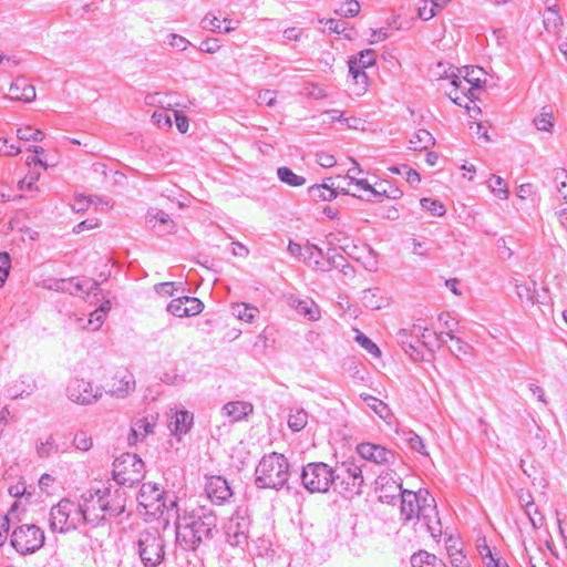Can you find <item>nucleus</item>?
I'll return each instance as SVG.
<instances>
[{
    "label": "nucleus",
    "mask_w": 567,
    "mask_h": 567,
    "mask_svg": "<svg viewBox=\"0 0 567 567\" xmlns=\"http://www.w3.org/2000/svg\"><path fill=\"white\" fill-rule=\"evenodd\" d=\"M137 502L145 508L146 514L163 518L165 526L178 512L177 497L173 493L164 492L154 483H144L141 486Z\"/></svg>",
    "instance_id": "nucleus-3"
},
{
    "label": "nucleus",
    "mask_w": 567,
    "mask_h": 567,
    "mask_svg": "<svg viewBox=\"0 0 567 567\" xmlns=\"http://www.w3.org/2000/svg\"><path fill=\"white\" fill-rule=\"evenodd\" d=\"M308 194L316 202H330L338 196V188H334V183L318 184L310 186L308 188Z\"/></svg>",
    "instance_id": "nucleus-29"
},
{
    "label": "nucleus",
    "mask_w": 567,
    "mask_h": 567,
    "mask_svg": "<svg viewBox=\"0 0 567 567\" xmlns=\"http://www.w3.org/2000/svg\"><path fill=\"white\" fill-rule=\"evenodd\" d=\"M340 12L344 17H355L360 12V4L355 0H347L341 4Z\"/></svg>",
    "instance_id": "nucleus-61"
},
{
    "label": "nucleus",
    "mask_w": 567,
    "mask_h": 567,
    "mask_svg": "<svg viewBox=\"0 0 567 567\" xmlns=\"http://www.w3.org/2000/svg\"><path fill=\"white\" fill-rule=\"evenodd\" d=\"M110 302H105L100 306L96 310L90 313V318L86 320V324L83 328H91L92 331L99 330L105 320L106 312L110 310Z\"/></svg>",
    "instance_id": "nucleus-37"
},
{
    "label": "nucleus",
    "mask_w": 567,
    "mask_h": 567,
    "mask_svg": "<svg viewBox=\"0 0 567 567\" xmlns=\"http://www.w3.org/2000/svg\"><path fill=\"white\" fill-rule=\"evenodd\" d=\"M308 423V413L303 409H295L290 411L288 416V426L293 432H299L306 427Z\"/></svg>",
    "instance_id": "nucleus-40"
},
{
    "label": "nucleus",
    "mask_w": 567,
    "mask_h": 567,
    "mask_svg": "<svg viewBox=\"0 0 567 567\" xmlns=\"http://www.w3.org/2000/svg\"><path fill=\"white\" fill-rule=\"evenodd\" d=\"M488 187L491 192L499 199H507L509 190L505 185L504 179L498 175H492Z\"/></svg>",
    "instance_id": "nucleus-46"
},
{
    "label": "nucleus",
    "mask_w": 567,
    "mask_h": 567,
    "mask_svg": "<svg viewBox=\"0 0 567 567\" xmlns=\"http://www.w3.org/2000/svg\"><path fill=\"white\" fill-rule=\"evenodd\" d=\"M451 73L445 72V78L451 80V85L453 86V90L447 93V96L451 99V101L460 106H463V102L465 100L473 101L475 99V95L472 96L471 93H468V87H466L461 79V75L456 74L455 71L450 68Z\"/></svg>",
    "instance_id": "nucleus-24"
},
{
    "label": "nucleus",
    "mask_w": 567,
    "mask_h": 567,
    "mask_svg": "<svg viewBox=\"0 0 567 567\" xmlns=\"http://www.w3.org/2000/svg\"><path fill=\"white\" fill-rule=\"evenodd\" d=\"M250 520L245 509H237L225 526L227 543L241 546L247 543Z\"/></svg>",
    "instance_id": "nucleus-14"
},
{
    "label": "nucleus",
    "mask_w": 567,
    "mask_h": 567,
    "mask_svg": "<svg viewBox=\"0 0 567 567\" xmlns=\"http://www.w3.org/2000/svg\"><path fill=\"white\" fill-rule=\"evenodd\" d=\"M414 331L412 329H400L396 333V341L402 346L404 351L410 354L411 358L417 360L420 357V352L416 349V346L413 341Z\"/></svg>",
    "instance_id": "nucleus-30"
},
{
    "label": "nucleus",
    "mask_w": 567,
    "mask_h": 567,
    "mask_svg": "<svg viewBox=\"0 0 567 567\" xmlns=\"http://www.w3.org/2000/svg\"><path fill=\"white\" fill-rule=\"evenodd\" d=\"M168 44L179 51H185L190 45V42L179 34L171 33L168 35Z\"/></svg>",
    "instance_id": "nucleus-63"
},
{
    "label": "nucleus",
    "mask_w": 567,
    "mask_h": 567,
    "mask_svg": "<svg viewBox=\"0 0 567 567\" xmlns=\"http://www.w3.org/2000/svg\"><path fill=\"white\" fill-rule=\"evenodd\" d=\"M202 28L209 29L214 32H219V33H229L234 30V28H221L219 19L216 17H210L209 14H207L202 20Z\"/></svg>",
    "instance_id": "nucleus-52"
},
{
    "label": "nucleus",
    "mask_w": 567,
    "mask_h": 567,
    "mask_svg": "<svg viewBox=\"0 0 567 567\" xmlns=\"http://www.w3.org/2000/svg\"><path fill=\"white\" fill-rule=\"evenodd\" d=\"M146 224L158 235L171 234L175 230V223L167 213L161 209H150Z\"/></svg>",
    "instance_id": "nucleus-20"
},
{
    "label": "nucleus",
    "mask_w": 567,
    "mask_h": 567,
    "mask_svg": "<svg viewBox=\"0 0 567 567\" xmlns=\"http://www.w3.org/2000/svg\"><path fill=\"white\" fill-rule=\"evenodd\" d=\"M349 73L355 81V84L359 86L355 94L360 95L363 92H365L367 86H368V75L365 74V72L363 70L358 69L355 59H351L349 61Z\"/></svg>",
    "instance_id": "nucleus-38"
},
{
    "label": "nucleus",
    "mask_w": 567,
    "mask_h": 567,
    "mask_svg": "<svg viewBox=\"0 0 567 567\" xmlns=\"http://www.w3.org/2000/svg\"><path fill=\"white\" fill-rule=\"evenodd\" d=\"M534 125L538 131L550 132L554 126L553 112L543 107L542 112L534 118Z\"/></svg>",
    "instance_id": "nucleus-44"
},
{
    "label": "nucleus",
    "mask_w": 567,
    "mask_h": 567,
    "mask_svg": "<svg viewBox=\"0 0 567 567\" xmlns=\"http://www.w3.org/2000/svg\"><path fill=\"white\" fill-rule=\"evenodd\" d=\"M396 433H400V431L398 430ZM401 435L402 439L409 444V446L412 450L416 451L422 455H429L423 439L415 432H413L412 430H402Z\"/></svg>",
    "instance_id": "nucleus-36"
},
{
    "label": "nucleus",
    "mask_w": 567,
    "mask_h": 567,
    "mask_svg": "<svg viewBox=\"0 0 567 567\" xmlns=\"http://www.w3.org/2000/svg\"><path fill=\"white\" fill-rule=\"evenodd\" d=\"M414 338L415 342H421L423 346L427 347L430 341L429 338L431 336L427 327L422 326L420 320L413 324Z\"/></svg>",
    "instance_id": "nucleus-55"
},
{
    "label": "nucleus",
    "mask_w": 567,
    "mask_h": 567,
    "mask_svg": "<svg viewBox=\"0 0 567 567\" xmlns=\"http://www.w3.org/2000/svg\"><path fill=\"white\" fill-rule=\"evenodd\" d=\"M323 252L322 250L315 246V245H307L305 247V254H302V260L312 269H315L318 265L320 259L322 258Z\"/></svg>",
    "instance_id": "nucleus-45"
},
{
    "label": "nucleus",
    "mask_w": 567,
    "mask_h": 567,
    "mask_svg": "<svg viewBox=\"0 0 567 567\" xmlns=\"http://www.w3.org/2000/svg\"><path fill=\"white\" fill-rule=\"evenodd\" d=\"M174 421L171 422L169 426L175 434H185L188 432L193 424L194 415L188 411H177L174 415Z\"/></svg>",
    "instance_id": "nucleus-31"
},
{
    "label": "nucleus",
    "mask_w": 567,
    "mask_h": 567,
    "mask_svg": "<svg viewBox=\"0 0 567 567\" xmlns=\"http://www.w3.org/2000/svg\"><path fill=\"white\" fill-rule=\"evenodd\" d=\"M104 509V520L109 517H117L124 513L126 506V494L120 488L112 486L97 489Z\"/></svg>",
    "instance_id": "nucleus-16"
},
{
    "label": "nucleus",
    "mask_w": 567,
    "mask_h": 567,
    "mask_svg": "<svg viewBox=\"0 0 567 567\" xmlns=\"http://www.w3.org/2000/svg\"><path fill=\"white\" fill-rule=\"evenodd\" d=\"M482 73L483 69L481 68H474V66H465L464 68V74L461 76L463 82L465 84H470L468 86V93H471L472 96H474V92L478 89H482L483 83L485 81H482L478 76H475V73Z\"/></svg>",
    "instance_id": "nucleus-35"
},
{
    "label": "nucleus",
    "mask_w": 567,
    "mask_h": 567,
    "mask_svg": "<svg viewBox=\"0 0 567 567\" xmlns=\"http://www.w3.org/2000/svg\"><path fill=\"white\" fill-rule=\"evenodd\" d=\"M176 543L184 550H196L199 545L214 536L217 526L216 515L204 507L189 514L175 516Z\"/></svg>",
    "instance_id": "nucleus-1"
},
{
    "label": "nucleus",
    "mask_w": 567,
    "mask_h": 567,
    "mask_svg": "<svg viewBox=\"0 0 567 567\" xmlns=\"http://www.w3.org/2000/svg\"><path fill=\"white\" fill-rule=\"evenodd\" d=\"M362 400L367 405L374 411L381 419L388 420L391 416V411L388 405L381 400L370 394H361Z\"/></svg>",
    "instance_id": "nucleus-39"
},
{
    "label": "nucleus",
    "mask_w": 567,
    "mask_h": 567,
    "mask_svg": "<svg viewBox=\"0 0 567 567\" xmlns=\"http://www.w3.org/2000/svg\"><path fill=\"white\" fill-rule=\"evenodd\" d=\"M555 179L558 182V194L565 202H567V172L565 169L557 171Z\"/></svg>",
    "instance_id": "nucleus-59"
},
{
    "label": "nucleus",
    "mask_w": 567,
    "mask_h": 567,
    "mask_svg": "<svg viewBox=\"0 0 567 567\" xmlns=\"http://www.w3.org/2000/svg\"><path fill=\"white\" fill-rule=\"evenodd\" d=\"M167 311L178 318L188 317V312L186 309V303L184 302V297H178L173 299L167 305Z\"/></svg>",
    "instance_id": "nucleus-50"
},
{
    "label": "nucleus",
    "mask_w": 567,
    "mask_h": 567,
    "mask_svg": "<svg viewBox=\"0 0 567 567\" xmlns=\"http://www.w3.org/2000/svg\"><path fill=\"white\" fill-rule=\"evenodd\" d=\"M420 204L422 208L427 210L432 216L442 217L446 213L445 206L439 199L424 197L420 200Z\"/></svg>",
    "instance_id": "nucleus-47"
},
{
    "label": "nucleus",
    "mask_w": 567,
    "mask_h": 567,
    "mask_svg": "<svg viewBox=\"0 0 567 567\" xmlns=\"http://www.w3.org/2000/svg\"><path fill=\"white\" fill-rule=\"evenodd\" d=\"M452 332V329H450L449 332H433V337L439 342H446L447 339L453 341L454 347H452L450 350L455 357L460 358L461 355H468L471 353L472 347L461 338L454 336Z\"/></svg>",
    "instance_id": "nucleus-26"
},
{
    "label": "nucleus",
    "mask_w": 567,
    "mask_h": 567,
    "mask_svg": "<svg viewBox=\"0 0 567 567\" xmlns=\"http://www.w3.org/2000/svg\"><path fill=\"white\" fill-rule=\"evenodd\" d=\"M138 557L144 567H157L165 559V540L156 527L142 529L135 542Z\"/></svg>",
    "instance_id": "nucleus-5"
},
{
    "label": "nucleus",
    "mask_w": 567,
    "mask_h": 567,
    "mask_svg": "<svg viewBox=\"0 0 567 567\" xmlns=\"http://www.w3.org/2000/svg\"><path fill=\"white\" fill-rule=\"evenodd\" d=\"M434 145V137L426 130H419L410 140V148L413 151L427 150Z\"/></svg>",
    "instance_id": "nucleus-34"
},
{
    "label": "nucleus",
    "mask_w": 567,
    "mask_h": 567,
    "mask_svg": "<svg viewBox=\"0 0 567 567\" xmlns=\"http://www.w3.org/2000/svg\"><path fill=\"white\" fill-rule=\"evenodd\" d=\"M156 421V415H146L133 421L131 432L127 436L128 444L134 445L138 441L144 440L150 433H153Z\"/></svg>",
    "instance_id": "nucleus-21"
},
{
    "label": "nucleus",
    "mask_w": 567,
    "mask_h": 567,
    "mask_svg": "<svg viewBox=\"0 0 567 567\" xmlns=\"http://www.w3.org/2000/svg\"><path fill=\"white\" fill-rule=\"evenodd\" d=\"M21 152L19 145L9 143L7 138H0V155L2 156H14Z\"/></svg>",
    "instance_id": "nucleus-60"
},
{
    "label": "nucleus",
    "mask_w": 567,
    "mask_h": 567,
    "mask_svg": "<svg viewBox=\"0 0 567 567\" xmlns=\"http://www.w3.org/2000/svg\"><path fill=\"white\" fill-rule=\"evenodd\" d=\"M355 340L360 344V347L363 348L368 353L372 354L375 358H379L381 355L379 347L365 334L361 332L358 333Z\"/></svg>",
    "instance_id": "nucleus-51"
},
{
    "label": "nucleus",
    "mask_w": 567,
    "mask_h": 567,
    "mask_svg": "<svg viewBox=\"0 0 567 567\" xmlns=\"http://www.w3.org/2000/svg\"><path fill=\"white\" fill-rule=\"evenodd\" d=\"M353 59L357 60L358 69L364 70L375 63L377 53L372 49H367L361 51L358 56H354Z\"/></svg>",
    "instance_id": "nucleus-49"
},
{
    "label": "nucleus",
    "mask_w": 567,
    "mask_h": 567,
    "mask_svg": "<svg viewBox=\"0 0 567 567\" xmlns=\"http://www.w3.org/2000/svg\"><path fill=\"white\" fill-rule=\"evenodd\" d=\"M10 95L3 96L6 100L21 101L30 103L35 100V89L23 76L17 78L10 85Z\"/></svg>",
    "instance_id": "nucleus-23"
},
{
    "label": "nucleus",
    "mask_w": 567,
    "mask_h": 567,
    "mask_svg": "<svg viewBox=\"0 0 567 567\" xmlns=\"http://www.w3.org/2000/svg\"><path fill=\"white\" fill-rule=\"evenodd\" d=\"M334 491L339 493L359 494L364 478L362 467L354 460H346L333 467Z\"/></svg>",
    "instance_id": "nucleus-8"
},
{
    "label": "nucleus",
    "mask_w": 567,
    "mask_h": 567,
    "mask_svg": "<svg viewBox=\"0 0 567 567\" xmlns=\"http://www.w3.org/2000/svg\"><path fill=\"white\" fill-rule=\"evenodd\" d=\"M233 315L239 320L251 323L259 315V309L250 303L237 302L231 306Z\"/></svg>",
    "instance_id": "nucleus-32"
},
{
    "label": "nucleus",
    "mask_w": 567,
    "mask_h": 567,
    "mask_svg": "<svg viewBox=\"0 0 567 567\" xmlns=\"http://www.w3.org/2000/svg\"><path fill=\"white\" fill-rule=\"evenodd\" d=\"M375 484L380 493V499L386 503H391L395 497L401 496L404 491L401 483L391 477L389 473L380 474Z\"/></svg>",
    "instance_id": "nucleus-22"
},
{
    "label": "nucleus",
    "mask_w": 567,
    "mask_h": 567,
    "mask_svg": "<svg viewBox=\"0 0 567 567\" xmlns=\"http://www.w3.org/2000/svg\"><path fill=\"white\" fill-rule=\"evenodd\" d=\"M256 102L260 105L274 106L276 104V92L271 90H264L258 92Z\"/></svg>",
    "instance_id": "nucleus-62"
},
{
    "label": "nucleus",
    "mask_w": 567,
    "mask_h": 567,
    "mask_svg": "<svg viewBox=\"0 0 567 567\" xmlns=\"http://www.w3.org/2000/svg\"><path fill=\"white\" fill-rule=\"evenodd\" d=\"M50 528L55 533L75 529L81 523L78 506L69 498L61 499L50 511Z\"/></svg>",
    "instance_id": "nucleus-10"
},
{
    "label": "nucleus",
    "mask_w": 567,
    "mask_h": 567,
    "mask_svg": "<svg viewBox=\"0 0 567 567\" xmlns=\"http://www.w3.org/2000/svg\"><path fill=\"white\" fill-rule=\"evenodd\" d=\"M401 517L405 522L416 519L433 538L442 535L441 520L437 515L434 497L427 491L401 493Z\"/></svg>",
    "instance_id": "nucleus-2"
},
{
    "label": "nucleus",
    "mask_w": 567,
    "mask_h": 567,
    "mask_svg": "<svg viewBox=\"0 0 567 567\" xmlns=\"http://www.w3.org/2000/svg\"><path fill=\"white\" fill-rule=\"evenodd\" d=\"M153 120L156 123V125L161 128L171 127L172 126V117L171 115L165 111H156L153 114Z\"/></svg>",
    "instance_id": "nucleus-64"
},
{
    "label": "nucleus",
    "mask_w": 567,
    "mask_h": 567,
    "mask_svg": "<svg viewBox=\"0 0 567 567\" xmlns=\"http://www.w3.org/2000/svg\"><path fill=\"white\" fill-rule=\"evenodd\" d=\"M289 478V462L284 454L265 455L255 470V483L259 488H282Z\"/></svg>",
    "instance_id": "nucleus-4"
},
{
    "label": "nucleus",
    "mask_w": 567,
    "mask_h": 567,
    "mask_svg": "<svg viewBox=\"0 0 567 567\" xmlns=\"http://www.w3.org/2000/svg\"><path fill=\"white\" fill-rule=\"evenodd\" d=\"M17 137L21 141H42L44 133L31 126L20 127L17 130Z\"/></svg>",
    "instance_id": "nucleus-48"
},
{
    "label": "nucleus",
    "mask_w": 567,
    "mask_h": 567,
    "mask_svg": "<svg viewBox=\"0 0 567 567\" xmlns=\"http://www.w3.org/2000/svg\"><path fill=\"white\" fill-rule=\"evenodd\" d=\"M277 176L280 182L291 186L299 187L306 183V178L295 174L289 167L282 166L277 169Z\"/></svg>",
    "instance_id": "nucleus-41"
},
{
    "label": "nucleus",
    "mask_w": 567,
    "mask_h": 567,
    "mask_svg": "<svg viewBox=\"0 0 567 567\" xmlns=\"http://www.w3.org/2000/svg\"><path fill=\"white\" fill-rule=\"evenodd\" d=\"M333 467L323 462L308 463L300 474L301 484L310 493H327L334 488Z\"/></svg>",
    "instance_id": "nucleus-7"
},
{
    "label": "nucleus",
    "mask_w": 567,
    "mask_h": 567,
    "mask_svg": "<svg viewBox=\"0 0 567 567\" xmlns=\"http://www.w3.org/2000/svg\"><path fill=\"white\" fill-rule=\"evenodd\" d=\"M73 444L75 449L85 452L92 447L93 442L92 437L85 431H80L75 434L73 439Z\"/></svg>",
    "instance_id": "nucleus-53"
},
{
    "label": "nucleus",
    "mask_w": 567,
    "mask_h": 567,
    "mask_svg": "<svg viewBox=\"0 0 567 567\" xmlns=\"http://www.w3.org/2000/svg\"><path fill=\"white\" fill-rule=\"evenodd\" d=\"M184 302L186 303L188 317L196 316L203 311L204 305L196 297L184 296Z\"/></svg>",
    "instance_id": "nucleus-56"
},
{
    "label": "nucleus",
    "mask_w": 567,
    "mask_h": 567,
    "mask_svg": "<svg viewBox=\"0 0 567 567\" xmlns=\"http://www.w3.org/2000/svg\"><path fill=\"white\" fill-rule=\"evenodd\" d=\"M135 386L136 382L134 374L127 370H124L118 371L115 374L113 383L110 385L109 390L104 392L117 399H125L132 392H134Z\"/></svg>",
    "instance_id": "nucleus-18"
},
{
    "label": "nucleus",
    "mask_w": 567,
    "mask_h": 567,
    "mask_svg": "<svg viewBox=\"0 0 567 567\" xmlns=\"http://www.w3.org/2000/svg\"><path fill=\"white\" fill-rule=\"evenodd\" d=\"M104 389L94 386L91 381L73 379L66 386L68 398L80 405H91L102 399Z\"/></svg>",
    "instance_id": "nucleus-13"
},
{
    "label": "nucleus",
    "mask_w": 567,
    "mask_h": 567,
    "mask_svg": "<svg viewBox=\"0 0 567 567\" xmlns=\"http://www.w3.org/2000/svg\"><path fill=\"white\" fill-rule=\"evenodd\" d=\"M535 286H536L535 281L532 282V287L526 284H516V286H515L516 293L522 301H528L530 303L537 302V303L544 305L545 303L544 299H539L538 297H535Z\"/></svg>",
    "instance_id": "nucleus-42"
},
{
    "label": "nucleus",
    "mask_w": 567,
    "mask_h": 567,
    "mask_svg": "<svg viewBox=\"0 0 567 567\" xmlns=\"http://www.w3.org/2000/svg\"><path fill=\"white\" fill-rule=\"evenodd\" d=\"M145 475L142 458L134 453H124L113 462L112 476L121 486H133L141 482Z\"/></svg>",
    "instance_id": "nucleus-6"
},
{
    "label": "nucleus",
    "mask_w": 567,
    "mask_h": 567,
    "mask_svg": "<svg viewBox=\"0 0 567 567\" xmlns=\"http://www.w3.org/2000/svg\"><path fill=\"white\" fill-rule=\"evenodd\" d=\"M361 301L365 308L379 310L389 306V299L380 288H369L362 291Z\"/></svg>",
    "instance_id": "nucleus-27"
},
{
    "label": "nucleus",
    "mask_w": 567,
    "mask_h": 567,
    "mask_svg": "<svg viewBox=\"0 0 567 567\" xmlns=\"http://www.w3.org/2000/svg\"><path fill=\"white\" fill-rule=\"evenodd\" d=\"M412 567H446L435 555L427 551H420L411 557Z\"/></svg>",
    "instance_id": "nucleus-33"
},
{
    "label": "nucleus",
    "mask_w": 567,
    "mask_h": 567,
    "mask_svg": "<svg viewBox=\"0 0 567 567\" xmlns=\"http://www.w3.org/2000/svg\"><path fill=\"white\" fill-rule=\"evenodd\" d=\"M286 300L292 309L308 320L316 321L320 319V309L312 299L289 295L286 297Z\"/></svg>",
    "instance_id": "nucleus-19"
},
{
    "label": "nucleus",
    "mask_w": 567,
    "mask_h": 567,
    "mask_svg": "<svg viewBox=\"0 0 567 567\" xmlns=\"http://www.w3.org/2000/svg\"><path fill=\"white\" fill-rule=\"evenodd\" d=\"M45 540L44 532L34 524H23L13 529L10 537L11 546L20 555H30L42 548Z\"/></svg>",
    "instance_id": "nucleus-9"
},
{
    "label": "nucleus",
    "mask_w": 567,
    "mask_h": 567,
    "mask_svg": "<svg viewBox=\"0 0 567 567\" xmlns=\"http://www.w3.org/2000/svg\"><path fill=\"white\" fill-rule=\"evenodd\" d=\"M43 288L54 291H69L71 295L83 296L89 295L93 290H97L99 284L93 279H48L42 282Z\"/></svg>",
    "instance_id": "nucleus-15"
},
{
    "label": "nucleus",
    "mask_w": 567,
    "mask_h": 567,
    "mask_svg": "<svg viewBox=\"0 0 567 567\" xmlns=\"http://www.w3.org/2000/svg\"><path fill=\"white\" fill-rule=\"evenodd\" d=\"M403 195V192L395 185L384 181L377 184L375 188L371 190V197H365L367 200H379L382 197L391 199H399Z\"/></svg>",
    "instance_id": "nucleus-28"
},
{
    "label": "nucleus",
    "mask_w": 567,
    "mask_h": 567,
    "mask_svg": "<svg viewBox=\"0 0 567 567\" xmlns=\"http://www.w3.org/2000/svg\"><path fill=\"white\" fill-rule=\"evenodd\" d=\"M254 406L246 401H230L221 408V413L227 416L230 422H239L251 414Z\"/></svg>",
    "instance_id": "nucleus-25"
},
{
    "label": "nucleus",
    "mask_w": 567,
    "mask_h": 567,
    "mask_svg": "<svg viewBox=\"0 0 567 567\" xmlns=\"http://www.w3.org/2000/svg\"><path fill=\"white\" fill-rule=\"evenodd\" d=\"M205 492L210 502L217 505H223L233 496V491L223 476L208 477Z\"/></svg>",
    "instance_id": "nucleus-17"
},
{
    "label": "nucleus",
    "mask_w": 567,
    "mask_h": 567,
    "mask_svg": "<svg viewBox=\"0 0 567 567\" xmlns=\"http://www.w3.org/2000/svg\"><path fill=\"white\" fill-rule=\"evenodd\" d=\"M357 452L361 456V458L379 464L386 465L392 467V472L399 470L403 462L400 457L395 455V453L386 447L370 443L363 442L357 446Z\"/></svg>",
    "instance_id": "nucleus-12"
},
{
    "label": "nucleus",
    "mask_w": 567,
    "mask_h": 567,
    "mask_svg": "<svg viewBox=\"0 0 567 567\" xmlns=\"http://www.w3.org/2000/svg\"><path fill=\"white\" fill-rule=\"evenodd\" d=\"M11 267V259L8 252H0V287H2L8 278Z\"/></svg>",
    "instance_id": "nucleus-57"
},
{
    "label": "nucleus",
    "mask_w": 567,
    "mask_h": 567,
    "mask_svg": "<svg viewBox=\"0 0 567 567\" xmlns=\"http://www.w3.org/2000/svg\"><path fill=\"white\" fill-rule=\"evenodd\" d=\"M525 514L527 515L534 529H538L543 526L544 517L535 506L532 495H528V499L526 501Z\"/></svg>",
    "instance_id": "nucleus-43"
},
{
    "label": "nucleus",
    "mask_w": 567,
    "mask_h": 567,
    "mask_svg": "<svg viewBox=\"0 0 567 567\" xmlns=\"http://www.w3.org/2000/svg\"><path fill=\"white\" fill-rule=\"evenodd\" d=\"M543 556L544 555L540 548H538V553L536 556L529 555L527 548H524L523 559L529 565V567H549L548 563L544 560Z\"/></svg>",
    "instance_id": "nucleus-54"
},
{
    "label": "nucleus",
    "mask_w": 567,
    "mask_h": 567,
    "mask_svg": "<svg viewBox=\"0 0 567 567\" xmlns=\"http://www.w3.org/2000/svg\"><path fill=\"white\" fill-rule=\"evenodd\" d=\"M81 523L97 526L104 522V509L97 489H89L81 494L78 502Z\"/></svg>",
    "instance_id": "nucleus-11"
},
{
    "label": "nucleus",
    "mask_w": 567,
    "mask_h": 567,
    "mask_svg": "<svg viewBox=\"0 0 567 567\" xmlns=\"http://www.w3.org/2000/svg\"><path fill=\"white\" fill-rule=\"evenodd\" d=\"M18 507H19L18 502H14L11 505V507H10L9 514L3 516L0 519V539H1V543L7 537V535L9 533V529H10V517H9V515L13 514L18 509Z\"/></svg>",
    "instance_id": "nucleus-58"
}]
</instances>
